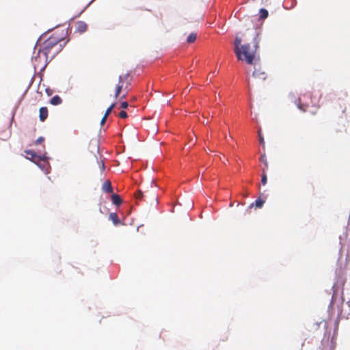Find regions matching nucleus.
I'll use <instances>...</instances> for the list:
<instances>
[{
	"mask_svg": "<svg viewBox=\"0 0 350 350\" xmlns=\"http://www.w3.org/2000/svg\"><path fill=\"white\" fill-rule=\"evenodd\" d=\"M241 42V38L236 36L234 52L238 60L245 62L249 65L256 66L260 62V56L257 53L258 41L256 36L253 39L252 44H243Z\"/></svg>",
	"mask_w": 350,
	"mask_h": 350,
	"instance_id": "f257e3e1",
	"label": "nucleus"
},
{
	"mask_svg": "<svg viewBox=\"0 0 350 350\" xmlns=\"http://www.w3.org/2000/svg\"><path fill=\"white\" fill-rule=\"evenodd\" d=\"M63 40L53 34L47 40L43 42L39 49L38 53L42 54L45 58V62L49 59L51 61L63 49L65 42L62 44Z\"/></svg>",
	"mask_w": 350,
	"mask_h": 350,
	"instance_id": "f03ea898",
	"label": "nucleus"
},
{
	"mask_svg": "<svg viewBox=\"0 0 350 350\" xmlns=\"http://www.w3.org/2000/svg\"><path fill=\"white\" fill-rule=\"evenodd\" d=\"M133 77L131 76L129 72H126L119 76L118 83L116 87L114 95L115 98H117L120 95L122 91H124L125 93L121 96V98H126L129 88L131 85Z\"/></svg>",
	"mask_w": 350,
	"mask_h": 350,
	"instance_id": "7ed1b4c3",
	"label": "nucleus"
},
{
	"mask_svg": "<svg viewBox=\"0 0 350 350\" xmlns=\"http://www.w3.org/2000/svg\"><path fill=\"white\" fill-rule=\"evenodd\" d=\"M135 198L137 200L144 201L148 204H157L158 202V196L156 186L151 185L150 189H146L144 191H137L135 193Z\"/></svg>",
	"mask_w": 350,
	"mask_h": 350,
	"instance_id": "20e7f679",
	"label": "nucleus"
},
{
	"mask_svg": "<svg viewBox=\"0 0 350 350\" xmlns=\"http://www.w3.org/2000/svg\"><path fill=\"white\" fill-rule=\"evenodd\" d=\"M27 158L31 160L33 162L38 164V162H42L43 164H38L40 167H44L47 162L40 156H38L34 152L31 150H26Z\"/></svg>",
	"mask_w": 350,
	"mask_h": 350,
	"instance_id": "39448f33",
	"label": "nucleus"
},
{
	"mask_svg": "<svg viewBox=\"0 0 350 350\" xmlns=\"http://www.w3.org/2000/svg\"><path fill=\"white\" fill-rule=\"evenodd\" d=\"M254 66V70L253 72V77L260 81H264L266 79L267 75L265 71L261 68V66L259 65V63H258Z\"/></svg>",
	"mask_w": 350,
	"mask_h": 350,
	"instance_id": "423d86ee",
	"label": "nucleus"
},
{
	"mask_svg": "<svg viewBox=\"0 0 350 350\" xmlns=\"http://www.w3.org/2000/svg\"><path fill=\"white\" fill-rule=\"evenodd\" d=\"M76 29L80 33H84L88 29V25L84 21H78Z\"/></svg>",
	"mask_w": 350,
	"mask_h": 350,
	"instance_id": "0eeeda50",
	"label": "nucleus"
},
{
	"mask_svg": "<svg viewBox=\"0 0 350 350\" xmlns=\"http://www.w3.org/2000/svg\"><path fill=\"white\" fill-rule=\"evenodd\" d=\"M48 117V109L46 107H42L39 110V118L41 122H44Z\"/></svg>",
	"mask_w": 350,
	"mask_h": 350,
	"instance_id": "6e6552de",
	"label": "nucleus"
},
{
	"mask_svg": "<svg viewBox=\"0 0 350 350\" xmlns=\"http://www.w3.org/2000/svg\"><path fill=\"white\" fill-rule=\"evenodd\" d=\"M103 190L106 192V193H112L113 192V189H112V187H111V182L109 180H107L104 183L103 185Z\"/></svg>",
	"mask_w": 350,
	"mask_h": 350,
	"instance_id": "1a4fd4ad",
	"label": "nucleus"
},
{
	"mask_svg": "<svg viewBox=\"0 0 350 350\" xmlns=\"http://www.w3.org/2000/svg\"><path fill=\"white\" fill-rule=\"evenodd\" d=\"M111 200L113 203L116 206H120L122 203V200L118 194H113Z\"/></svg>",
	"mask_w": 350,
	"mask_h": 350,
	"instance_id": "9d476101",
	"label": "nucleus"
},
{
	"mask_svg": "<svg viewBox=\"0 0 350 350\" xmlns=\"http://www.w3.org/2000/svg\"><path fill=\"white\" fill-rule=\"evenodd\" d=\"M109 219L111 220L115 225H118L120 223L118 215L116 213H111L109 214Z\"/></svg>",
	"mask_w": 350,
	"mask_h": 350,
	"instance_id": "9b49d317",
	"label": "nucleus"
},
{
	"mask_svg": "<svg viewBox=\"0 0 350 350\" xmlns=\"http://www.w3.org/2000/svg\"><path fill=\"white\" fill-rule=\"evenodd\" d=\"M50 103L53 105H57L62 103V99L58 95H55L51 99Z\"/></svg>",
	"mask_w": 350,
	"mask_h": 350,
	"instance_id": "f8f14e48",
	"label": "nucleus"
},
{
	"mask_svg": "<svg viewBox=\"0 0 350 350\" xmlns=\"http://www.w3.org/2000/svg\"><path fill=\"white\" fill-rule=\"evenodd\" d=\"M265 203V201L261 200L260 198H258L256 200L254 203H252L250 204V208H252V206H255L257 208H261Z\"/></svg>",
	"mask_w": 350,
	"mask_h": 350,
	"instance_id": "ddd939ff",
	"label": "nucleus"
},
{
	"mask_svg": "<svg viewBox=\"0 0 350 350\" xmlns=\"http://www.w3.org/2000/svg\"><path fill=\"white\" fill-rule=\"evenodd\" d=\"M197 38V34L196 33L192 32L191 33L187 38V42L188 43H193L196 41Z\"/></svg>",
	"mask_w": 350,
	"mask_h": 350,
	"instance_id": "4468645a",
	"label": "nucleus"
},
{
	"mask_svg": "<svg viewBox=\"0 0 350 350\" xmlns=\"http://www.w3.org/2000/svg\"><path fill=\"white\" fill-rule=\"evenodd\" d=\"M297 107L302 111L305 112L308 107L307 104H302L301 103L300 98L298 99L297 103Z\"/></svg>",
	"mask_w": 350,
	"mask_h": 350,
	"instance_id": "2eb2a0df",
	"label": "nucleus"
},
{
	"mask_svg": "<svg viewBox=\"0 0 350 350\" xmlns=\"http://www.w3.org/2000/svg\"><path fill=\"white\" fill-rule=\"evenodd\" d=\"M267 182V171L265 168H262V173L261 177V183L262 185H265Z\"/></svg>",
	"mask_w": 350,
	"mask_h": 350,
	"instance_id": "dca6fc26",
	"label": "nucleus"
},
{
	"mask_svg": "<svg viewBox=\"0 0 350 350\" xmlns=\"http://www.w3.org/2000/svg\"><path fill=\"white\" fill-rule=\"evenodd\" d=\"M260 161L263 163V164L265 165V167L263 168H265L267 170L268 168V162H267V157L265 154L261 155V157L260 158Z\"/></svg>",
	"mask_w": 350,
	"mask_h": 350,
	"instance_id": "f3484780",
	"label": "nucleus"
},
{
	"mask_svg": "<svg viewBox=\"0 0 350 350\" xmlns=\"http://www.w3.org/2000/svg\"><path fill=\"white\" fill-rule=\"evenodd\" d=\"M116 106V104L115 103H112L107 109V110L105 111V113L104 114V116H109V115L111 113L113 109L114 108V107Z\"/></svg>",
	"mask_w": 350,
	"mask_h": 350,
	"instance_id": "a211bd4d",
	"label": "nucleus"
},
{
	"mask_svg": "<svg viewBox=\"0 0 350 350\" xmlns=\"http://www.w3.org/2000/svg\"><path fill=\"white\" fill-rule=\"evenodd\" d=\"M260 17L262 18H265L268 16V12L265 9H263V8L260 9Z\"/></svg>",
	"mask_w": 350,
	"mask_h": 350,
	"instance_id": "6ab92c4d",
	"label": "nucleus"
},
{
	"mask_svg": "<svg viewBox=\"0 0 350 350\" xmlns=\"http://www.w3.org/2000/svg\"><path fill=\"white\" fill-rule=\"evenodd\" d=\"M119 116H120V118H123V119H124V118H126L127 117V113H126V111H120V113H119Z\"/></svg>",
	"mask_w": 350,
	"mask_h": 350,
	"instance_id": "aec40b11",
	"label": "nucleus"
},
{
	"mask_svg": "<svg viewBox=\"0 0 350 350\" xmlns=\"http://www.w3.org/2000/svg\"><path fill=\"white\" fill-rule=\"evenodd\" d=\"M335 297H336V292L334 291V293L332 295V301H331L330 306H329L330 307L333 306V305L334 304Z\"/></svg>",
	"mask_w": 350,
	"mask_h": 350,
	"instance_id": "412c9836",
	"label": "nucleus"
},
{
	"mask_svg": "<svg viewBox=\"0 0 350 350\" xmlns=\"http://www.w3.org/2000/svg\"><path fill=\"white\" fill-rule=\"evenodd\" d=\"M44 140V138L43 137H38L36 141V144H40L42 142H43Z\"/></svg>",
	"mask_w": 350,
	"mask_h": 350,
	"instance_id": "4be33fe9",
	"label": "nucleus"
},
{
	"mask_svg": "<svg viewBox=\"0 0 350 350\" xmlns=\"http://www.w3.org/2000/svg\"><path fill=\"white\" fill-rule=\"evenodd\" d=\"M258 136H259V142L261 145H264V139L263 137H262L260 133L259 132L258 133Z\"/></svg>",
	"mask_w": 350,
	"mask_h": 350,
	"instance_id": "5701e85b",
	"label": "nucleus"
},
{
	"mask_svg": "<svg viewBox=\"0 0 350 350\" xmlns=\"http://www.w3.org/2000/svg\"><path fill=\"white\" fill-rule=\"evenodd\" d=\"M129 106V103L127 102H122L121 103V107L123 109H126Z\"/></svg>",
	"mask_w": 350,
	"mask_h": 350,
	"instance_id": "b1692460",
	"label": "nucleus"
},
{
	"mask_svg": "<svg viewBox=\"0 0 350 350\" xmlns=\"http://www.w3.org/2000/svg\"><path fill=\"white\" fill-rule=\"evenodd\" d=\"M40 57H35L32 60H33V64H34V66H38V64L36 63L38 59Z\"/></svg>",
	"mask_w": 350,
	"mask_h": 350,
	"instance_id": "393cba45",
	"label": "nucleus"
},
{
	"mask_svg": "<svg viewBox=\"0 0 350 350\" xmlns=\"http://www.w3.org/2000/svg\"><path fill=\"white\" fill-rule=\"evenodd\" d=\"M107 118V116H103V118L101 119L100 124H104L105 122H106Z\"/></svg>",
	"mask_w": 350,
	"mask_h": 350,
	"instance_id": "a878e982",
	"label": "nucleus"
},
{
	"mask_svg": "<svg viewBox=\"0 0 350 350\" xmlns=\"http://www.w3.org/2000/svg\"><path fill=\"white\" fill-rule=\"evenodd\" d=\"M100 169H101V171H104L105 169V166L104 162L103 161H101Z\"/></svg>",
	"mask_w": 350,
	"mask_h": 350,
	"instance_id": "bb28decb",
	"label": "nucleus"
},
{
	"mask_svg": "<svg viewBox=\"0 0 350 350\" xmlns=\"http://www.w3.org/2000/svg\"><path fill=\"white\" fill-rule=\"evenodd\" d=\"M341 316V313L338 314V317L340 318Z\"/></svg>",
	"mask_w": 350,
	"mask_h": 350,
	"instance_id": "cd10ccee",
	"label": "nucleus"
},
{
	"mask_svg": "<svg viewBox=\"0 0 350 350\" xmlns=\"http://www.w3.org/2000/svg\"><path fill=\"white\" fill-rule=\"evenodd\" d=\"M46 64L45 63L43 68L46 67Z\"/></svg>",
	"mask_w": 350,
	"mask_h": 350,
	"instance_id": "c85d7f7f",
	"label": "nucleus"
}]
</instances>
